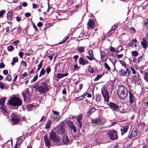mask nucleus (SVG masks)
Masks as SVG:
<instances>
[{
  "mask_svg": "<svg viewBox=\"0 0 148 148\" xmlns=\"http://www.w3.org/2000/svg\"><path fill=\"white\" fill-rule=\"evenodd\" d=\"M49 86L48 84L47 81L44 80L41 83L40 86H34V88L36 91L38 92L40 94H44L48 92L49 90Z\"/></svg>",
  "mask_w": 148,
  "mask_h": 148,
  "instance_id": "1",
  "label": "nucleus"
},
{
  "mask_svg": "<svg viewBox=\"0 0 148 148\" xmlns=\"http://www.w3.org/2000/svg\"><path fill=\"white\" fill-rule=\"evenodd\" d=\"M118 95L119 97L123 99L125 98L128 94L127 89L122 85L119 86V88L117 90Z\"/></svg>",
  "mask_w": 148,
  "mask_h": 148,
  "instance_id": "2",
  "label": "nucleus"
},
{
  "mask_svg": "<svg viewBox=\"0 0 148 148\" xmlns=\"http://www.w3.org/2000/svg\"><path fill=\"white\" fill-rule=\"evenodd\" d=\"M9 103L13 106H20L22 104V101L18 97H14L10 99Z\"/></svg>",
  "mask_w": 148,
  "mask_h": 148,
  "instance_id": "3",
  "label": "nucleus"
},
{
  "mask_svg": "<svg viewBox=\"0 0 148 148\" xmlns=\"http://www.w3.org/2000/svg\"><path fill=\"white\" fill-rule=\"evenodd\" d=\"M20 116L16 113H12L11 115V122L13 125H16L20 120Z\"/></svg>",
  "mask_w": 148,
  "mask_h": 148,
  "instance_id": "4",
  "label": "nucleus"
},
{
  "mask_svg": "<svg viewBox=\"0 0 148 148\" xmlns=\"http://www.w3.org/2000/svg\"><path fill=\"white\" fill-rule=\"evenodd\" d=\"M101 93L104 98V101L108 102L109 101V92L104 87H103L101 89Z\"/></svg>",
  "mask_w": 148,
  "mask_h": 148,
  "instance_id": "5",
  "label": "nucleus"
},
{
  "mask_svg": "<svg viewBox=\"0 0 148 148\" xmlns=\"http://www.w3.org/2000/svg\"><path fill=\"white\" fill-rule=\"evenodd\" d=\"M107 134L111 140H115L118 138L117 132L115 130H110L107 132Z\"/></svg>",
  "mask_w": 148,
  "mask_h": 148,
  "instance_id": "6",
  "label": "nucleus"
},
{
  "mask_svg": "<svg viewBox=\"0 0 148 148\" xmlns=\"http://www.w3.org/2000/svg\"><path fill=\"white\" fill-rule=\"evenodd\" d=\"M50 138L51 140L56 143H58L60 142V140L54 132H52L49 135Z\"/></svg>",
  "mask_w": 148,
  "mask_h": 148,
  "instance_id": "7",
  "label": "nucleus"
},
{
  "mask_svg": "<svg viewBox=\"0 0 148 148\" xmlns=\"http://www.w3.org/2000/svg\"><path fill=\"white\" fill-rule=\"evenodd\" d=\"M142 40L141 42V46L143 48L146 49L148 47V37L142 38Z\"/></svg>",
  "mask_w": 148,
  "mask_h": 148,
  "instance_id": "8",
  "label": "nucleus"
},
{
  "mask_svg": "<svg viewBox=\"0 0 148 148\" xmlns=\"http://www.w3.org/2000/svg\"><path fill=\"white\" fill-rule=\"evenodd\" d=\"M108 106L111 108H112L116 112L119 111V106L115 103L113 102H110L108 103Z\"/></svg>",
  "mask_w": 148,
  "mask_h": 148,
  "instance_id": "9",
  "label": "nucleus"
},
{
  "mask_svg": "<svg viewBox=\"0 0 148 148\" xmlns=\"http://www.w3.org/2000/svg\"><path fill=\"white\" fill-rule=\"evenodd\" d=\"M130 73V72L128 71V69H127L126 71L121 69L119 71V74L121 76H128Z\"/></svg>",
  "mask_w": 148,
  "mask_h": 148,
  "instance_id": "10",
  "label": "nucleus"
},
{
  "mask_svg": "<svg viewBox=\"0 0 148 148\" xmlns=\"http://www.w3.org/2000/svg\"><path fill=\"white\" fill-rule=\"evenodd\" d=\"M138 132L136 128H133L131 134L128 136V138L130 139L136 136L138 134Z\"/></svg>",
  "mask_w": 148,
  "mask_h": 148,
  "instance_id": "11",
  "label": "nucleus"
},
{
  "mask_svg": "<svg viewBox=\"0 0 148 148\" xmlns=\"http://www.w3.org/2000/svg\"><path fill=\"white\" fill-rule=\"evenodd\" d=\"M87 29H88L93 28L95 27V22L93 19H90L87 23Z\"/></svg>",
  "mask_w": 148,
  "mask_h": 148,
  "instance_id": "12",
  "label": "nucleus"
},
{
  "mask_svg": "<svg viewBox=\"0 0 148 148\" xmlns=\"http://www.w3.org/2000/svg\"><path fill=\"white\" fill-rule=\"evenodd\" d=\"M88 54L89 56H86V57L90 61H92V59L95 60V58L93 55V51L92 50H90L88 51Z\"/></svg>",
  "mask_w": 148,
  "mask_h": 148,
  "instance_id": "13",
  "label": "nucleus"
},
{
  "mask_svg": "<svg viewBox=\"0 0 148 148\" xmlns=\"http://www.w3.org/2000/svg\"><path fill=\"white\" fill-rule=\"evenodd\" d=\"M78 61L79 63L82 65H84L88 64V62L87 60H84L82 57L79 58Z\"/></svg>",
  "mask_w": 148,
  "mask_h": 148,
  "instance_id": "14",
  "label": "nucleus"
},
{
  "mask_svg": "<svg viewBox=\"0 0 148 148\" xmlns=\"http://www.w3.org/2000/svg\"><path fill=\"white\" fill-rule=\"evenodd\" d=\"M129 102L131 104H132L134 103L135 99L133 94L131 93L130 91H129Z\"/></svg>",
  "mask_w": 148,
  "mask_h": 148,
  "instance_id": "15",
  "label": "nucleus"
},
{
  "mask_svg": "<svg viewBox=\"0 0 148 148\" xmlns=\"http://www.w3.org/2000/svg\"><path fill=\"white\" fill-rule=\"evenodd\" d=\"M101 57V60L103 62H105L106 61L107 58L105 53L103 51H100Z\"/></svg>",
  "mask_w": 148,
  "mask_h": 148,
  "instance_id": "16",
  "label": "nucleus"
},
{
  "mask_svg": "<svg viewBox=\"0 0 148 148\" xmlns=\"http://www.w3.org/2000/svg\"><path fill=\"white\" fill-rule=\"evenodd\" d=\"M62 141L64 144H67L69 143V140L66 135H63L62 138Z\"/></svg>",
  "mask_w": 148,
  "mask_h": 148,
  "instance_id": "17",
  "label": "nucleus"
},
{
  "mask_svg": "<svg viewBox=\"0 0 148 148\" xmlns=\"http://www.w3.org/2000/svg\"><path fill=\"white\" fill-rule=\"evenodd\" d=\"M44 139L46 145L49 147L51 145L50 141V140L48 138L47 136H44Z\"/></svg>",
  "mask_w": 148,
  "mask_h": 148,
  "instance_id": "18",
  "label": "nucleus"
},
{
  "mask_svg": "<svg viewBox=\"0 0 148 148\" xmlns=\"http://www.w3.org/2000/svg\"><path fill=\"white\" fill-rule=\"evenodd\" d=\"M96 110V109L95 108H91L86 113V115L88 116H89L92 113L95 112Z\"/></svg>",
  "mask_w": 148,
  "mask_h": 148,
  "instance_id": "19",
  "label": "nucleus"
},
{
  "mask_svg": "<svg viewBox=\"0 0 148 148\" xmlns=\"http://www.w3.org/2000/svg\"><path fill=\"white\" fill-rule=\"evenodd\" d=\"M137 42V41L136 39H133L132 40V42L129 44V46L132 48L136 47V46Z\"/></svg>",
  "mask_w": 148,
  "mask_h": 148,
  "instance_id": "20",
  "label": "nucleus"
},
{
  "mask_svg": "<svg viewBox=\"0 0 148 148\" xmlns=\"http://www.w3.org/2000/svg\"><path fill=\"white\" fill-rule=\"evenodd\" d=\"M68 75V74L67 73H58L57 74V76L58 78L61 79L64 77L67 76Z\"/></svg>",
  "mask_w": 148,
  "mask_h": 148,
  "instance_id": "21",
  "label": "nucleus"
},
{
  "mask_svg": "<svg viewBox=\"0 0 148 148\" xmlns=\"http://www.w3.org/2000/svg\"><path fill=\"white\" fill-rule=\"evenodd\" d=\"M116 27L117 26L116 25H114L112 27L111 29L108 32V34L109 36L114 32V30L116 28Z\"/></svg>",
  "mask_w": 148,
  "mask_h": 148,
  "instance_id": "22",
  "label": "nucleus"
},
{
  "mask_svg": "<svg viewBox=\"0 0 148 148\" xmlns=\"http://www.w3.org/2000/svg\"><path fill=\"white\" fill-rule=\"evenodd\" d=\"M13 13L12 12L10 11L7 14V18L8 20H12L13 16Z\"/></svg>",
  "mask_w": 148,
  "mask_h": 148,
  "instance_id": "23",
  "label": "nucleus"
},
{
  "mask_svg": "<svg viewBox=\"0 0 148 148\" xmlns=\"http://www.w3.org/2000/svg\"><path fill=\"white\" fill-rule=\"evenodd\" d=\"M101 121V120L99 118H97L95 119L91 120V122L93 123L97 124Z\"/></svg>",
  "mask_w": 148,
  "mask_h": 148,
  "instance_id": "24",
  "label": "nucleus"
},
{
  "mask_svg": "<svg viewBox=\"0 0 148 148\" xmlns=\"http://www.w3.org/2000/svg\"><path fill=\"white\" fill-rule=\"evenodd\" d=\"M84 47H80L77 48V50L80 53H83L84 51Z\"/></svg>",
  "mask_w": 148,
  "mask_h": 148,
  "instance_id": "25",
  "label": "nucleus"
},
{
  "mask_svg": "<svg viewBox=\"0 0 148 148\" xmlns=\"http://www.w3.org/2000/svg\"><path fill=\"white\" fill-rule=\"evenodd\" d=\"M18 62V58L17 57H14L13 58V62L12 63V66L14 65L15 63Z\"/></svg>",
  "mask_w": 148,
  "mask_h": 148,
  "instance_id": "26",
  "label": "nucleus"
},
{
  "mask_svg": "<svg viewBox=\"0 0 148 148\" xmlns=\"http://www.w3.org/2000/svg\"><path fill=\"white\" fill-rule=\"evenodd\" d=\"M86 93H84L83 95L80 96L79 97H77L76 99L78 100H81L83 98H84L85 96H86Z\"/></svg>",
  "mask_w": 148,
  "mask_h": 148,
  "instance_id": "27",
  "label": "nucleus"
},
{
  "mask_svg": "<svg viewBox=\"0 0 148 148\" xmlns=\"http://www.w3.org/2000/svg\"><path fill=\"white\" fill-rule=\"evenodd\" d=\"M51 123V121L48 120L45 125V127L47 129H49L50 127V125Z\"/></svg>",
  "mask_w": 148,
  "mask_h": 148,
  "instance_id": "28",
  "label": "nucleus"
},
{
  "mask_svg": "<svg viewBox=\"0 0 148 148\" xmlns=\"http://www.w3.org/2000/svg\"><path fill=\"white\" fill-rule=\"evenodd\" d=\"M14 49V47L12 45H9L7 47V49L9 51H12Z\"/></svg>",
  "mask_w": 148,
  "mask_h": 148,
  "instance_id": "29",
  "label": "nucleus"
},
{
  "mask_svg": "<svg viewBox=\"0 0 148 148\" xmlns=\"http://www.w3.org/2000/svg\"><path fill=\"white\" fill-rule=\"evenodd\" d=\"M129 127L128 125H125L123 126V131L124 132V133H126Z\"/></svg>",
  "mask_w": 148,
  "mask_h": 148,
  "instance_id": "30",
  "label": "nucleus"
},
{
  "mask_svg": "<svg viewBox=\"0 0 148 148\" xmlns=\"http://www.w3.org/2000/svg\"><path fill=\"white\" fill-rule=\"evenodd\" d=\"M77 122L81 121L82 118V114H80L77 116Z\"/></svg>",
  "mask_w": 148,
  "mask_h": 148,
  "instance_id": "31",
  "label": "nucleus"
},
{
  "mask_svg": "<svg viewBox=\"0 0 148 148\" xmlns=\"http://www.w3.org/2000/svg\"><path fill=\"white\" fill-rule=\"evenodd\" d=\"M123 49V48L122 46L120 45L117 47L116 48V52H119Z\"/></svg>",
  "mask_w": 148,
  "mask_h": 148,
  "instance_id": "32",
  "label": "nucleus"
},
{
  "mask_svg": "<svg viewBox=\"0 0 148 148\" xmlns=\"http://www.w3.org/2000/svg\"><path fill=\"white\" fill-rule=\"evenodd\" d=\"M110 60L112 63L113 64L116 62V60L115 58H109Z\"/></svg>",
  "mask_w": 148,
  "mask_h": 148,
  "instance_id": "33",
  "label": "nucleus"
},
{
  "mask_svg": "<svg viewBox=\"0 0 148 148\" xmlns=\"http://www.w3.org/2000/svg\"><path fill=\"white\" fill-rule=\"evenodd\" d=\"M120 62L121 65L125 68H126L127 65L125 62L123 60H121Z\"/></svg>",
  "mask_w": 148,
  "mask_h": 148,
  "instance_id": "34",
  "label": "nucleus"
},
{
  "mask_svg": "<svg viewBox=\"0 0 148 148\" xmlns=\"http://www.w3.org/2000/svg\"><path fill=\"white\" fill-rule=\"evenodd\" d=\"M42 62H41L38 64V68L37 69V70L36 72L38 71L42 67Z\"/></svg>",
  "mask_w": 148,
  "mask_h": 148,
  "instance_id": "35",
  "label": "nucleus"
},
{
  "mask_svg": "<svg viewBox=\"0 0 148 148\" xmlns=\"http://www.w3.org/2000/svg\"><path fill=\"white\" fill-rule=\"evenodd\" d=\"M144 78L145 80L148 82V73L145 72L144 76Z\"/></svg>",
  "mask_w": 148,
  "mask_h": 148,
  "instance_id": "36",
  "label": "nucleus"
},
{
  "mask_svg": "<svg viewBox=\"0 0 148 148\" xmlns=\"http://www.w3.org/2000/svg\"><path fill=\"white\" fill-rule=\"evenodd\" d=\"M45 73V70L44 69L42 68L40 72V75H39V77H40L42 76V75H44Z\"/></svg>",
  "mask_w": 148,
  "mask_h": 148,
  "instance_id": "37",
  "label": "nucleus"
},
{
  "mask_svg": "<svg viewBox=\"0 0 148 148\" xmlns=\"http://www.w3.org/2000/svg\"><path fill=\"white\" fill-rule=\"evenodd\" d=\"M5 101V99L2 98L0 99V104L3 106L4 104Z\"/></svg>",
  "mask_w": 148,
  "mask_h": 148,
  "instance_id": "38",
  "label": "nucleus"
},
{
  "mask_svg": "<svg viewBox=\"0 0 148 148\" xmlns=\"http://www.w3.org/2000/svg\"><path fill=\"white\" fill-rule=\"evenodd\" d=\"M132 54L133 56L136 57L138 56V53L137 51H133L132 52Z\"/></svg>",
  "mask_w": 148,
  "mask_h": 148,
  "instance_id": "39",
  "label": "nucleus"
},
{
  "mask_svg": "<svg viewBox=\"0 0 148 148\" xmlns=\"http://www.w3.org/2000/svg\"><path fill=\"white\" fill-rule=\"evenodd\" d=\"M5 12V10H2L0 11V18L2 17Z\"/></svg>",
  "mask_w": 148,
  "mask_h": 148,
  "instance_id": "40",
  "label": "nucleus"
},
{
  "mask_svg": "<svg viewBox=\"0 0 148 148\" xmlns=\"http://www.w3.org/2000/svg\"><path fill=\"white\" fill-rule=\"evenodd\" d=\"M104 65L105 68L107 69L109 71L110 70V67L106 63V62L104 64Z\"/></svg>",
  "mask_w": 148,
  "mask_h": 148,
  "instance_id": "41",
  "label": "nucleus"
},
{
  "mask_svg": "<svg viewBox=\"0 0 148 148\" xmlns=\"http://www.w3.org/2000/svg\"><path fill=\"white\" fill-rule=\"evenodd\" d=\"M102 77V75H99L94 79L95 81H96L98 80L100 78Z\"/></svg>",
  "mask_w": 148,
  "mask_h": 148,
  "instance_id": "42",
  "label": "nucleus"
},
{
  "mask_svg": "<svg viewBox=\"0 0 148 148\" xmlns=\"http://www.w3.org/2000/svg\"><path fill=\"white\" fill-rule=\"evenodd\" d=\"M71 129L73 130V132L75 133L77 132V130L75 126L73 125L70 128Z\"/></svg>",
  "mask_w": 148,
  "mask_h": 148,
  "instance_id": "43",
  "label": "nucleus"
},
{
  "mask_svg": "<svg viewBox=\"0 0 148 148\" xmlns=\"http://www.w3.org/2000/svg\"><path fill=\"white\" fill-rule=\"evenodd\" d=\"M38 75H36L34 78L31 81L32 83H33L36 81L38 79Z\"/></svg>",
  "mask_w": 148,
  "mask_h": 148,
  "instance_id": "44",
  "label": "nucleus"
},
{
  "mask_svg": "<svg viewBox=\"0 0 148 148\" xmlns=\"http://www.w3.org/2000/svg\"><path fill=\"white\" fill-rule=\"evenodd\" d=\"M21 64L22 66H24L25 67H27V63L25 61L22 60L21 62Z\"/></svg>",
  "mask_w": 148,
  "mask_h": 148,
  "instance_id": "45",
  "label": "nucleus"
},
{
  "mask_svg": "<svg viewBox=\"0 0 148 148\" xmlns=\"http://www.w3.org/2000/svg\"><path fill=\"white\" fill-rule=\"evenodd\" d=\"M69 38V37H66L65 39H64L61 42H60L59 44H61L62 43H63L65 42Z\"/></svg>",
  "mask_w": 148,
  "mask_h": 148,
  "instance_id": "46",
  "label": "nucleus"
},
{
  "mask_svg": "<svg viewBox=\"0 0 148 148\" xmlns=\"http://www.w3.org/2000/svg\"><path fill=\"white\" fill-rule=\"evenodd\" d=\"M130 70L132 71L133 74H134L136 73V72L133 67L132 66H131L130 67Z\"/></svg>",
  "mask_w": 148,
  "mask_h": 148,
  "instance_id": "47",
  "label": "nucleus"
},
{
  "mask_svg": "<svg viewBox=\"0 0 148 148\" xmlns=\"http://www.w3.org/2000/svg\"><path fill=\"white\" fill-rule=\"evenodd\" d=\"M144 25L147 27H148V19L144 23Z\"/></svg>",
  "mask_w": 148,
  "mask_h": 148,
  "instance_id": "48",
  "label": "nucleus"
},
{
  "mask_svg": "<svg viewBox=\"0 0 148 148\" xmlns=\"http://www.w3.org/2000/svg\"><path fill=\"white\" fill-rule=\"evenodd\" d=\"M101 96L100 95H98L96 98V100L97 101H99L101 99Z\"/></svg>",
  "mask_w": 148,
  "mask_h": 148,
  "instance_id": "49",
  "label": "nucleus"
},
{
  "mask_svg": "<svg viewBox=\"0 0 148 148\" xmlns=\"http://www.w3.org/2000/svg\"><path fill=\"white\" fill-rule=\"evenodd\" d=\"M51 71V69L50 67H48L46 69V71L47 73H49Z\"/></svg>",
  "mask_w": 148,
  "mask_h": 148,
  "instance_id": "50",
  "label": "nucleus"
},
{
  "mask_svg": "<svg viewBox=\"0 0 148 148\" xmlns=\"http://www.w3.org/2000/svg\"><path fill=\"white\" fill-rule=\"evenodd\" d=\"M22 139L21 138H19L18 139L17 143L16 144H20L22 143Z\"/></svg>",
  "mask_w": 148,
  "mask_h": 148,
  "instance_id": "51",
  "label": "nucleus"
},
{
  "mask_svg": "<svg viewBox=\"0 0 148 148\" xmlns=\"http://www.w3.org/2000/svg\"><path fill=\"white\" fill-rule=\"evenodd\" d=\"M6 79L9 81H10L12 79V77L10 75H8L6 77Z\"/></svg>",
  "mask_w": 148,
  "mask_h": 148,
  "instance_id": "52",
  "label": "nucleus"
},
{
  "mask_svg": "<svg viewBox=\"0 0 148 148\" xmlns=\"http://www.w3.org/2000/svg\"><path fill=\"white\" fill-rule=\"evenodd\" d=\"M0 109L2 111V112H3L4 113H5L6 112V110L3 108V106H1L0 107Z\"/></svg>",
  "mask_w": 148,
  "mask_h": 148,
  "instance_id": "53",
  "label": "nucleus"
},
{
  "mask_svg": "<svg viewBox=\"0 0 148 148\" xmlns=\"http://www.w3.org/2000/svg\"><path fill=\"white\" fill-rule=\"evenodd\" d=\"M73 125V123L71 122L70 121L68 123V125L69 128Z\"/></svg>",
  "mask_w": 148,
  "mask_h": 148,
  "instance_id": "54",
  "label": "nucleus"
},
{
  "mask_svg": "<svg viewBox=\"0 0 148 148\" xmlns=\"http://www.w3.org/2000/svg\"><path fill=\"white\" fill-rule=\"evenodd\" d=\"M38 6L37 4L35 3L32 4V7L33 9H36L38 7Z\"/></svg>",
  "mask_w": 148,
  "mask_h": 148,
  "instance_id": "55",
  "label": "nucleus"
},
{
  "mask_svg": "<svg viewBox=\"0 0 148 148\" xmlns=\"http://www.w3.org/2000/svg\"><path fill=\"white\" fill-rule=\"evenodd\" d=\"M21 29L19 27H18L17 30V32L18 34H20L21 33Z\"/></svg>",
  "mask_w": 148,
  "mask_h": 148,
  "instance_id": "56",
  "label": "nucleus"
},
{
  "mask_svg": "<svg viewBox=\"0 0 148 148\" xmlns=\"http://www.w3.org/2000/svg\"><path fill=\"white\" fill-rule=\"evenodd\" d=\"M5 66V65L3 62H1L0 64V68H1V69L4 68Z\"/></svg>",
  "mask_w": 148,
  "mask_h": 148,
  "instance_id": "57",
  "label": "nucleus"
},
{
  "mask_svg": "<svg viewBox=\"0 0 148 148\" xmlns=\"http://www.w3.org/2000/svg\"><path fill=\"white\" fill-rule=\"evenodd\" d=\"M18 55L20 58H22L23 56V53L22 52H20L18 53Z\"/></svg>",
  "mask_w": 148,
  "mask_h": 148,
  "instance_id": "58",
  "label": "nucleus"
},
{
  "mask_svg": "<svg viewBox=\"0 0 148 148\" xmlns=\"http://www.w3.org/2000/svg\"><path fill=\"white\" fill-rule=\"evenodd\" d=\"M88 71L90 73H95V71L93 69H88Z\"/></svg>",
  "mask_w": 148,
  "mask_h": 148,
  "instance_id": "59",
  "label": "nucleus"
},
{
  "mask_svg": "<svg viewBox=\"0 0 148 148\" xmlns=\"http://www.w3.org/2000/svg\"><path fill=\"white\" fill-rule=\"evenodd\" d=\"M30 16H31V14L30 13L27 12V13H26L25 14V16L27 17H29Z\"/></svg>",
  "mask_w": 148,
  "mask_h": 148,
  "instance_id": "60",
  "label": "nucleus"
},
{
  "mask_svg": "<svg viewBox=\"0 0 148 148\" xmlns=\"http://www.w3.org/2000/svg\"><path fill=\"white\" fill-rule=\"evenodd\" d=\"M110 49L112 52H116V50L112 47H110Z\"/></svg>",
  "mask_w": 148,
  "mask_h": 148,
  "instance_id": "61",
  "label": "nucleus"
},
{
  "mask_svg": "<svg viewBox=\"0 0 148 148\" xmlns=\"http://www.w3.org/2000/svg\"><path fill=\"white\" fill-rule=\"evenodd\" d=\"M116 56L118 58L120 59L123 56V55L122 54H121L117 55Z\"/></svg>",
  "mask_w": 148,
  "mask_h": 148,
  "instance_id": "62",
  "label": "nucleus"
},
{
  "mask_svg": "<svg viewBox=\"0 0 148 148\" xmlns=\"http://www.w3.org/2000/svg\"><path fill=\"white\" fill-rule=\"evenodd\" d=\"M143 58V57L142 56H140V57L138 58V62L139 63L142 60Z\"/></svg>",
  "mask_w": 148,
  "mask_h": 148,
  "instance_id": "63",
  "label": "nucleus"
},
{
  "mask_svg": "<svg viewBox=\"0 0 148 148\" xmlns=\"http://www.w3.org/2000/svg\"><path fill=\"white\" fill-rule=\"evenodd\" d=\"M53 113L54 115H57V116L59 114V113L58 112H57L55 111H53Z\"/></svg>",
  "mask_w": 148,
  "mask_h": 148,
  "instance_id": "64",
  "label": "nucleus"
}]
</instances>
